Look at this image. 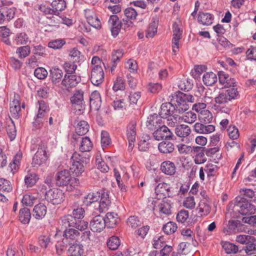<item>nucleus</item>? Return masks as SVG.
Returning a JSON list of instances; mask_svg holds the SVG:
<instances>
[{"label": "nucleus", "mask_w": 256, "mask_h": 256, "mask_svg": "<svg viewBox=\"0 0 256 256\" xmlns=\"http://www.w3.org/2000/svg\"><path fill=\"white\" fill-rule=\"evenodd\" d=\"M179 153L181 154H188L193 152L192 147L183 144H180L176 146Z\"/></svg>", "instance_id": "53"}, {"label": "nucleus", "mask_w": 256, "mask_h": 256, "mask_svg": "<svg viewBox=\"0 0 256 256\" xmlns=\"http://www.w3.org/2000/svg\"><path fill=\"white\" fill-rule=\"evenodd\" d=\"M82 248L81 244H74L70 246L68 252L70 256H80V254L84 253Z\"/></svg>", "instance_id": "38"}, {"label": "nucleus", "mask_w": 256, "mask_h": 256, "mask_svg": "<svg viewBox=\"0 0 256 256\" xmlns=\"http://www.w3.org/2000/svg\"><path fill=\"white\" fill-rule=\"evenodd\" d=\"M111 142V140L109 134L106 130H102L101 133V144L102 146L104 148L109 145Z\"/></svg>", "instance_id": "58"}, {"label": "nucleus", "mask_w": 256, "mask_h": 256, "mask_svg": "<svg viewBox=\"0 0 256 256\" xmlns=\"http://www.w3.org/2000/svg\"><path fill=\"white\" fill-rule=\"evenodd\" d=\"M127 224L132 228H136L141 224L140 221L136 216H130L127 220Z\"/></svg>", "instance_id": "54"}, {"label": "nucleus", "mask_w": 256, "mask_h": 256, "mask_svg": "<svg viewBox=\"0 0 256 256\" xmlns=\"http://www.w3.org/2000/svg\"><path fill=\"white\" fill-rule=\"evenodd\" d=\"M178 86L181 90L188 91L192 89V84L188 79L183 78L179 80Z\"/></svg>", "instance_id": "46"}, {"label": "nucleus", "mask_w": 256, "mask_h": 256, "mask_svg": "<svg viewBox=\"0 0 256 256\" xmlns=\"http://www.w3.org/2000/svg\"><path fill=\"white\" fill-rule=\"evenodd\" d=\"M66 44V41L63 39H58L51 40L48 44V46L53 49H60Z\"/></svg>", "instance_id": "55"}, {"label": "nucleus", "mask_w": 256, "mask_h": 256, "mask_svg": "<svg viewBox=\"0 0 256 256\" xmlns=\"http://www.w3.org/2000/svg\"><path fill=\"white\" fill-rule=\"evenodd\" d=\"M72 179V176L68 170H64L58 172L55 176L56 186H68Z\"/></svg>", "instance_id": "7"}, {"label": "nucleus", "mask_w": 256, "mask_h": 256, "mask_svg": "<svg viewBox=\"0 0 256 256\" xmlns=\"http://www.w3.org/2000/svg\"><path fill=\"white\" fill-rule=\"evenodd\" d=\"M84 94V92L82 90H76L70 99L72 107L78 114L82 113L86 108Z\"/></svg>", "instance_id": "4"}, {"label": "nucleus", "mask_w": 256, "mask_h": 256, "mask_svg": "<svg viewBox=\"0 0 256 256\" xmlns=\"http://www.w3.org/2000/svg\"><path fill=\"white\" fill-rule=\"evenodd\" d=\"M96 162L98 168L102 172H108L109 168L106 162L102 160L100 155H96Z\"/></svg>", "instance_id": "45"}, {"label": "nucleus", "mask_w": 256, "mask_h": 256, "mask_svg": "<svg viewBox=\"0 0 256 256\" xmlns=\"http://www.w3.org/2000/svg\"><path fill=\"white\" fill-rule=\"evenodd\" d=\"M136 132L134 129H128L127 138L128 142V150H132L136 140Z\"/></svg>", "instance_id": "43"}, {"label": "nucleus", "mask_w": 256, "mask_h": 256, "mask_svg": "<svg viewBox=\"0 0 256 256\" xmlns=\"http://www.w3.org/2000/svg\"><path fill=\"white\" fill-rule=\"evenodd\" d=\"M100 196V192H90L85 196L84 202L88 204L96 202H97Z\"/></svg>", "instance_id": "50"}, {"label": "nucleus", "mask_w": 256, "mask_h": 256, "mask_svg": "<svg viewBox=\"0 0 256 256\" xmlns=\"http://www.w3.org/2000/svg\"><path fill=\"white\" fill-rule=\"evenodd\" d=\"M64 67L67 74H72L75 72L77 66L74 62H66L64 64Z\"/></svg>", "instance_id": "64"}, {"label": "nucleus", "mask_w": 256, "mask_h": 256, "mask_svg": "<svg viewBox=\"0 0 256 256\" xmlns=\"http://www.w3.org/2000/svg\"><path fill=\"white\" fill-rule=\"evenodd\" d=\"M151 138L149 134H142L138 144L140 150L146 152L150 148Z\"/></svg>", "instance_id": "27"}, {"label": "nucleus", "mask_w": 256, "mask_h": 256, "mask_svg": "<svg viewBox=\"0 0 256 256\" xmlns=\"http://www.w3.org/2000/svg\"><path fill=\"white\" fill-rule=\"evenodd\" d=\"M12 190L10 182L5 179H0V192H9Z\"/></svg>", "instance_id": "57"}, {"label": "nucleus", "mask_w": 256, "mask_h": 256, "mask_svg": "<svg viewBox=\"0 0 256 256\" xmlns=\"http://www.w3.org/2000/svg\"><path fill=\"white\" fill-rule=\"evenodd\" d=\"M229 76L228 74L225 73L224 72H218V78L220 84H222L224 87L228 88L235 87L236 80H230L229 82H226V80Z\"/></svg>", "instance_id": "31"}, {"label": "nucleus", "mask_w": 256, "mask_h": 256, "mask_svg": "<svg viewBox=\"0 0 256 256\" xmlns=\"http://www.w3.org/2000/svg\"><path fill=\"white\" fill-rule=\"evenodd\" d=\"M210 203L207 198H204L202 199L197 208L198 214L202 216L208 214L210 212Z\"/></svg>", "instance_id": "22"}, {"label": "nucleus", "mask_w": 256, "mask_h": 256, "mask_svg": "<svg viewBox=\"0 0 256 256\" xmlns=\"http://www.w3.org/2000/svg\"><path fill=\"white\" fill-rule=\"evenodd\" d=\"M240 97L239 92L236 87L229 88L222 90L215 98V102L218 104H226Z\"/></svg>", "instance_id": "2"}, {"label": "nucleus", "mask_w": 256, "mask_h": 256, "mask_svg": "<svg viewBox=\"0 0 256 256\" xmlns=\"http://www.w3.org/2000/svg\"><path fill=\"white\" fill-rule=\"evenodd\" d=\"M198 20L202 25L208 26L212 24L214 17L210 13L200 12Z\"/></svg>", "instance_id": "29"}, {"label": "nucleus", "mask_w": 256, "mask_h": 256, "mask_svg": "<svg viewBox=\"0 0 256 256\" xmlns=\"http://www.w3.org/2000/svg\"><path fill=\"white\" fill-rule=\"evenodd\" d=\"M92 148V144L88 136H85L82 138L80 150L82 152H86L90 151Z\"/></svg>", "instance_id": "42"}, {"label": "nucleus", "mask_w": 256, "mask_h": 256, "mask_svg": "<svg viewBox=\"0 0 256 256\" xmlns=\"http://www.w3.org/2000/svg\"><path fill=\"white\" fill-rule=\"evenodd\" d=\"M38 105V113L36 115V118L35 120V122H34V126H37V123H38V120L39 118H42L44 116L45 112L48 110V106L46 103V102L42 100H38L37 103Z\"/></svg>", "instance_id": "30"}, {"label": "nucleus", "mask_w": 256, "mask_h": 256, "mask_svg": "<svg viewBox=\"0 0 256 256\" xmlns=\"http://www.w3.org/2000/svg\"><path fill=\"white\" fill-rule=\"evenodd\" d=\"M183 118H182L180 116L178 115L174 114V116H171L168 117L164 118V124H165V122H166V127H178L180 126V128H188V126L186 124H181L180 122H182Z\"/></svg>", "instance_id": "13"}, {"label": "nucleus", "mask_w": 256, "mask_h": 256, "mask_svg": "<svg viewBox=\"0 0 256 256\" xmlns=\"http://www.w3.org/2000/svg\"><path fill=\"white\" fill-rule=\"evenodd\" d=\"M123 55L124 52L122 50H114L112 54V64H118Z\"/></svg>", "instance_id": "62"}, {"label": "nucleus", "mask_w": 256, "mask_h": 256, "mask_svg": "<svg viewBox=\"0 0 256 256\" xmlns=\"http://www.w3.org/2000/svg\"><path fill=\"white\" fill-rule=\"evenodd\" d=\"M108 246L112 250H116L118 249L120 245V240L117 236L110 237L107 242Z\"/></svg>", "instance_id": "49"}, {"label": "nucleus", "mask_w": 256, "mask_h": 256, "mask_svg": "<svg viewBox=\"0 0 256 256\" xmlns=\"http://www.w3.org/2000/svg\"><path fill=\"white\" fill-rule=\"evenodd\" d=\"M100 196L98 209L100 212H102L108 209L110 206L111 201L108 192H103L100 194ZM96 209H97V208H96Z\"/></svg>", "instance_id": "16"}, {"label": "nucleus", "mask_w": 256, "mask_h": 256, "mask_svg": "<svg viewBox=\"0 0 256 256\" xmlns=\"http://www.w3.org/2000/svg\"><path fill=\"white\" fill-rule=\"evenodd\" d=\"M28 40V36L25 32H21L16 34L14 38V42L17 44H26Z\"/></svg>", "instance_id": "51"}, {"label": "nucleus", "mask_w": 256, "mask_h": 256, "mask_svg": "<svg viewBox=\"0 0 256 256\" xmlns=\"http://www.w3.org/2000/svg\"><path fill=\"white\" fill-rule=\"evenodd\" d=\"M164 118L162 116L154 114L150 116L146 122V126L149 128L154 127V128H168L164 124Z\"/></svg>", "instance_id": "10"}, {"label": "nucleus", "mask_w": 256, "mask_h": 256, "mask_svg": "<svg viewBox=\"0 0 256 256\" xmlns=\"http://www.w3.org/2000/svg\"><path fill=\"white\" fill-rule=\"evenodd\" d=\"M206 104L204 102L196 103L192 106V110L196 112L200 113L199 119L206 124L209 122L210 120L212 119V115L210 112L206 109Z\"/></svg>", "instance_id": "6"}, {"label": "nucleus", "mask_w": 256, "mask_h": 256, "mask_svg": "<svg viewBox=\"0 0 256 256\" xmlns=\"http://www.w3.org/2000/svg\"><path fill=\"white\" fill-rule=\"evenodd\" d=\"M86 17L88 22L96 28H101V22L94 12L88 10L86 12Z\"/></svg>", "instance_id": "18"}, {"label": "nucleus", "mask_w": 256, "mask_h": 256, "mask_svg": "<svg viewBox=\"0 0 256 256\" xmlns=\"http://www.w3.org/2000/svg\"><path fill=\"white\" fill-rule=\"evenodd\" d=\"M104 220L106 226L108 228L116 226L120 220L118 214L113 212H108Z\"/></svg>", "instance_id": "23"}, {"label": "nucleus", "mask_w": 256, "mask_h": 256, "mask_svg": "<svg viewBox=\"0 0 256 256\" xmlns=\"http://www.w3.org/2000/svg\"><path fill=\"white\" fill-rule=\"evenodd\" d=\"M234 207L242 215L252 214L256 210L254 206L242 197L238 196L236 198Z\"/></svg>", "instance_id": "3"}, {"label": "nucleus", "mask_w": 256, "mask_h": 256, "mask_svg": "<svg viewBox=\"0 0 256 256\" xmlns=\"http://www.w3.org/2000/svg\"><path fill=\"white\" fill-rule=\"evenodd\" d=\"M51 5L54 14L56 16H58L60 12L64 10L66 7V4L64 0H54Z\"/></svg>", "instance_id": "35"}, {"label": "nucleus", "mask_w": 256, "mask_h": 256, "mask_svg": "<svg viewBox=\"0 0 256 256\" xmlns=\"http://www.w3.org/2000/svg\"><path fill=\"white\" fill-rule=\"evenodd\" d=\"M80 77L74 74H66L62 81V84L66 90L75 87L80 82Z\"/></svg>", "instance_id": "14"}, {"label": "nucleus", "mask_w": 256, "mask_h": 256, "mask_svg": "<svg viewBox=\"0 0 256 256\" xmlns=\"http://www.w3.org/2000/svg\"><path fill=\"white\" fill-rule=\"evenodd\" d=\"M64 236L67 239L71 240H77L80 236V233L78 230L74 228L66 229L64 231Z\"/></svg>", "instance_id": "40"}, {"label": "nucleus", "mask_w": 256, "mask_h": 256, "mask_svg": "<svg viewBox=\"0 0 256 256\" xmlns=\"http://www.w3.org/2000/svg\"><path fill=\"white\" fill-rule=\"evenodd\" d=\"M159 210L161 213L166 215H168L171 214L172 203L170 200H162L158 204Z\"/></svg>", "instance_id": "36"}, {"label": "nucleus", "mask_w": 256, "mask_h": 256, "mask_svg": "<svg viewBox=\"0 0 256 256\" xmlns=\"http://www.w3.org/2000/svg\"><path fill=\"white\" fill-rule=\"evenodd\" d=\"M218 78L216 74L212 72H206L202 77V80L206 86H212L217 81Z\"/></svg>", "instance_id": "39"}, {"label": "nucleus", "mask_w": 256, "mask_h": 256, "mask_svg": "<svg viewBox=\"0 0 256 256\" xmlns=\"http://www.w3.org/2000/svg\"><path fill=\"white\" fill-rule=\"evenodd\" d=\"M158 24V21L153 18L146 31V38H152L154 36L157 32Z\"/></svg>", "instance_id": "37"}, {"label": "nucleus", "mask_w": 256, "mask_h": 256, "mask_svg": "<svg viewBox=\"0 0 256 256\" xmlns=\"http://www.w3.org/2000/svg\"><path fill=\"white\" fill-rule=\"evenodd\" d=\"M236 240L242 244H246L248 242H256V238L250 235L240 234L236 236Z\"/></svg>", "instance_id": "44"}, {"label": "nucleus", "mask_w": 256, "mask_h": 256, "mask_svg": "<svg viewBox=\"0 0 256 256\" xmlns=\"http://www.w3.org/2000/svg\"><path fill=\"white\" fill-rule=\"evenodd\" d=\"M46 206L40 203L34 206L33 210V216L37 220H41L46 216Z\"/></svg>", "instance_id": "26"}, {"label": "nucleus", "mask_w": 256, "mask_h": 256, "mask_svg": "<svg viewBox=\"0 0 256 256\" xmlns=\"http://www.w3.org/2000/svg\"><path fill=\"white\" fill-rule=\"evenodd\" d=\"M125 88V83L124 80L120 77H118L114 82L113 90L114 91L124 90Z\"/></svg>", "instance_id": "63"}, {"label": "nucleus", "mask_w": 256, "mask_h": 256, "mask_svg": "<svg viewBox=\"0 0 256 256\" xmlns=\"http://www.w3.org/2000/svg\"><path fill=\"white\" fill-rule=\"evenodd\" d=\"M70 170L74 176H78L84 172V166L83 163L72 164Z\"/></svg>", "instance_id": "48"}, {"label": "nucleus", "mask_w": 256, "mask_h": 256, "mask_svg": "<svg viewBox=\"0 0 256 256\" xmlns=\"http://www.w3.org/2000/svg\"><path fill=\"white\" fill-rule=\"evenodd\" d=\"M59 224L65 228L70 226L74 227L76 224V219H75L72 215L68 214L61 218Z\"/></svg>", "instance_id": "28"}, {"label": "nucleus", "mask_w": 256, "mask_h": 256, "mask_svg": "<svg viewBox=\"0 0 256 256\" xmlns=\"http://www.w3.org/2000/svg\"><path fill=\"white\" fill-rule=\"evenodd\" d=\"M160 170L164 174L172 176L176 172V168L174 162L167 160L162 163Z\"/></svg>", "instance_id": "24"}, {"label": "nucleus", "mask_w": 256, "mask_h": 256, "mask_svg": "<svg viewBox=\"0 0 256 256\" xmlns=\"http://www.w3.org/2000/svg\"><path fill=\"white\" fill-rule=\"evenodd\" d=\"M159 151L162 154H170L172 152L174 148V144L170 142H162L158 144Z\"/></svg>", "instance_id": "33"}, {"label": "nucleus", "mask_w": 256, "mask_h": 256, "mask_svg": "<svg viewBox=\"0 0 256 256\" xmlns=\"http://www.w3.org/2000/svg\"><path fill=\"white\" fill-rule=\"evenodd\" d=\"M90 107L94 110H98L102 104L100 94L98 91L93 92L90 98Z\"/></svg>", "instance_id": "19"}, {"label": "nucleus", "mask_w": 256, "mask_h": 256, "mask_svg": "<svg viewBox=\"0 0 256 256\" xmlns=\"http://www.w3.org/2000/svg\"><path fill=\"white\" fill-rule=\"evenodd\" d=\"M31 218V213L29 208H22L19 212V220L23 224H28Z\"/></svg>", "instance_id": "34"}, {"label": "nucleus", "mask_w": 256, "mask_h": 256, "mask_svg": "<svg viewBox=\"0 0 256 256\" xmlns=\"http://www.w3.org/2000/svg\"><path fill=\"white\" fill-rule=\"evenodd\" d=\"M63 72L62 70L54 67L50 70V76L52 82L55 84L59 83L62 80Z\"/></svg>", "instance_id": "32"}, {"label": "nucleus", "mask_w": 256, "mask_h": 256, "mask_svg": "<svg viewBox=\"0 0 256 256\" xmlns=\"http://www.w3.org/2000/svg\"><path fill=\"white\" fill-rule=\"evenodd\" d=\"M154 138L157 140L172 138L173 134L170 129H156L153 133Z\"/></svg>", "instance_id": "21"}, {"label": "nucleus", "mask_w": 256, "mask_h": 256, "mask_svg": "<svg viewBox=\"0 0 256 256\" xmlns=\"http://www.w3.org/2000/svg\"><path fill=\"white\" fill-rule=\"evenodd\" d=\"M84 210L82 207L74 208L72 211V216L76 220H81L84 216Z\"/></svg>", "instance_id": "61"}, {"label": "nucleus", "mask_w": 256, "mask_h": 256, "mask_svg": "<svg viewBox=\"0 0 256 256\" xmlns=\"http://www.w3.org/2000/svg\"><path fill=\"white\" fill-rule=\"evenodd\" d=\"M15 10L14 8L4 7L0 9V24L9 22L14 18Z\"/></svg>", "instance_id": "15"}, {"label": "nucleus", "mask_w": 256, "mask_h": 256, "mask_svg": "<svg viewBox=\"0 0 256 256\" xmlns=\"http://www.w3.org/2000/svg\"><path fill=\"white\" fill-rule=\"evenodd\" d=\"M226 253L228 254H236L238 251V246L230 242H226L222 246Z\"/></svg>", "instance_id": "52"}, {"label": "nucleus", "mask_w": 256, "mask_h": 256, "mask_svg": "<svg viewBox=\"0 0 256 256\" xmlns=\"http://www.w3.org/2000/svg\"><path fill=\"white\" fill-rule=\"evenodd\" d=\"M104 78V72L102 67H96L92 68L90 74V82L94 85L98 86L101 84Z\"/></svg>", "instance_id": "11"}, {"label": "nucleus", "mask_w": 256, "mask_h": 256, "mask_svg": "<svg viewBox=\"0 0 256 256\" xmlns=\"http://www.w3.org/2000/svg\"><path fill=\"white\" fill-rule=\"evenodd\" d=\"M38 179V178L35 172H28L25 176L24 182L28 186L32 187L36 184Z\"/></svg>", "instance_id": "41"}, {"label": "nucleus", "mask_w": 256, "mask_h": 256, "mask_svg": "<svg viewBox=\"0 0 256 256\" xmlns=\"http://www.w3.org/2000/svg\"><path fill=\"white\" fill-rule=\"evenodd\" d=\"M165 238L162 236H156L153 239V246L156 249H159L164 246Z\"/></svg>", "instance_id": "56"}, {"label": "nucleus", "mask_w": 256, "mask_h": 256, "mask_svg": "<svg viewBox=\"0 0 256 256\" xmlns=\"http://www.w3.org/2000/svg\"><path fill=\"white\" fill-rule=\"evenodd\" d=\"M171 187L170 184L162 182L158 184L155 188V193L158 196H160L159 198L162 197L170 196Z\"/></svg>", "instance_id": "17"}, {"label": "nucleus", "mask_w": 256, "mask_h": 256, "mask_svg": "<svg viewBox=\"0 0 256 256\" xmlns=\"http://www.w3.org/2000/svg\"><path fill=\"white\" fill-rule=\"evenodd\" d=\"M10 33V30L6 26L0 27V36L4 38L3 41L7 44H10V40L8 38Z\"/></svg>", "instance_id": "59"}, {"label": "nucleus", "mask_w": 256, "mask_h": 256, "mask_svg": "<svg viewBox=\"0 0 256 256\" xmlns=\"http://www.w3.org/2000/svg\"><path fill=\"white\" fill-rule=\"evenodd\" d=\"M46 199L53 204H59L65 200L64 193L59 188L50 189L46 193Z\"/></svg>", "instance_id": "5"}, {"label": "nucleus", "mask_w": 256, "mask_h": 256, "mask_svg": "<svg viewBox=\"0 0 256 256\" xmlns=\"http://www.w3.org/2000/svg\"><path fill=\"white\" fill-rule=\"evenodd\" d=\"M106 224L104 218L100 215L94 216L90 222V228L92 231L100 232L105 228Z\"/></svg>", "instance_id": "12"}, {"label": "nucleus", "mask_w": 256, "mask_h": 256, "mask_svg": "<svg viewBox=\"0 0 256 256\" xmlns=\"http://www.w3.org/2000/svg\"><path fill=\"white\" fill-rule=\"evenodd\" d=\"M48 160V156L45 148H39L34 156L32 161V165L34 167H38L42 164H46Z\"/></svg>", "instance_id": "8"}, {"label": "nucleus", "mask_w": 256, "mask_h": 256, "mask_svg": "<svg viewBox=\"0 0 256 256\" xmlns=\"http://www.w3.org/2000/svg\"><path fill=\"white\" fill-rule=\"evenodd\" d=\"M176 224L174 222H170L163 226L162 230L167 234L174 233L177 230Z\"/></svg>", "instance_id": "47"}, {"label": "nucleus", "mask_w": 256, "mask_h": 256, "mask_svg": "<svg viewBox=\"0 0 256 256\" xmlns=\"http://www.w3.org/2000/svg\"><path fill=\"white\" fill-rule=\"evenodd\" d=\"M194 98L190 94L178 92L172 95L171 102L175 106L176 112L182 113L188 110Z\"/></svg>", "instance_id": "1"}, {"label": "nucleus", "mask_w": 256, "mask_h": 256, "mask_svg": "<svg viewBox=\"0 0 256 256\" xmlns=\"http://www.w3.org/2000/svg\"><path fill=\"white\" fill-rule=\"evenodd\" d=\"M174 112H176L175 106L170 101V102L164 103L162 104L159 114L162 116V118H166L165 116L167 117L168 116H171Z\"/></svg>", "instance_id": "20"}, {"label": "nucleus", "mask_w": 256, "mask_h": 256, "mask_svg": "<svg viewBox=\"0 0 256 256\" xmlns=\"http://www.w3.org/2000/svg\"><path fill=\"white\" fill-rule=\"evenodd\" d=\"M108 24L110 28L112 36L114 38L116 37L122 28V22L120 20L116 15L114 14L110 16L108 20Z\"/></svg>", "instance_id": "9"}, {"label": "nucleus", "mask_w": 256, "mask_h": 256, "mask_svg": "<svg viewBox=\"0 0 256 256\" xmlns=\"http://www.w3.org/2000/svg\"><path fill=\"white\" fill-rule=\"evenodd\" d=\"M10 114L14 118H18L20 116L21 109L20 101L17 99H14L10 102Z\"/></svg>", "instance_id": "25"}, {"label": "nucleus", "mask_w": 256, "mask_h": 256, "mask_svg": "<svg viewBox=\"0 0 256 256\" xmlns=\"http://www.w3.org/2000/svg\"><path fill=\"white\" fill-rule=\"evenodd\" d=\"M16 52L20 58H24L28 56L30 52V48L28 46H21L17 49Z\"/></svg>", "instance_id": "60"}]
</instances>
